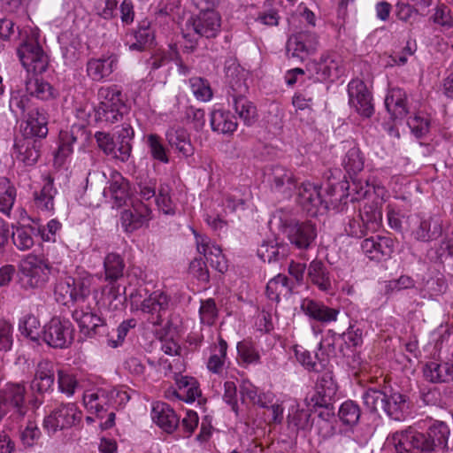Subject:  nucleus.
<instances>
[{
	"label": "nucleus",
	"instance_id": "7",
	"mask_svg": "<svg viewBox=\"0 0 453 453\" xmlns=\"http://www.w3.org/2000/svg\"><path fill=\"white\" fill-rule=\"evenodd\" d=\"M407 224L413 237L419 242L436 240L442 234V220L436 215L413 213L408 216Z\"/></svg>",
	"mask_w": 453,
	"mask_h": 453
},
{
	"label": "nucleus",
	"instance_id": "19",
	"mask_svg": "<svg viewBox=\"0 0 453 453\" xmlns=\"http://www.w3.org/2000/svg\"><path fill=\"white\" fill-rule=\"evenodd\" d=\"M361 250L369 259L380 261L393 253L394 241L388 236H371L361 242Z\"/></svg>",
	"mask_w": 453,
	"mask_h": 453
},
{
	"label": "nucleus",
	"instance_id": "35",
	"mask_svg": "<svg viewBox=\"0 0 453 453\" xmlns=\"http://www.w3.org/2000/svg\"><path fill=\"white\" fill-rule=\"evenodd\" d=\"M309 281L319 290L328 292L332 289V280L326 264L320 260H312L307 270Z\"/></svg>",
	"mask_w": 453,
	"mask_h": 453
},
{
	"label": "nucleus",
	"instance_id": "46",
	"mask_svg": "<svg viewBox=\"0 0 453 453\" xmlns=\"http://www.w3.org/2000/svg\"><path fill=\"white\" fill-rule=\"evenodd\" d=\"M373 407L382 409L389 417L394 419H400L403 416V410L405 407V398H372Z\"/></svg>",
	"mask_w": 453,
	"mask_h": 453
},
{
	"label": "nucleus",
	"instance_id": "25",
	"mask_svg": "<svg viewBox=\"0 0 453 453\" xmlns=\"http://www.w3.org/2000/svg\"><path fill=\"white\" fill-rule=\"evenodd\" d=\"M152 420L166 433H173L179 426L180 418L166 403L157 401L151 410Z\"/></svg>",
	"mask_w": 453,
	"mask_h": 453
},
{
	"label": "nucleus",
	"instance_id": "3",
	"mask_svg": "<svg viewBox=\"0 0 453 453\" xmlns=\"http://www.w3.org/2000/svg\"><path fill=\"white\" fill-rule=\"evenodd\" d=\"M99 104L94 107L89 103L78 105L75 109V115L82 121L81 125L102 123L111 125L122 119L123 115L127 112V106L125 103L121 89L116 86L102 87L98 90Z\"/></svg>",
	"mask_w": 453,
	"mask_h": 453
},
{
	"label": "nucleus",
	"instance_id": "42",
	"mask_svg": "<svg viewBox=\"0 0 453 453\" xmlns=\"http://www.w3.org/2000/svg\"><path fill=\"white\" fill-rule=\"evenodd\" d=\"M292 288V284L286 275L278 274L268 281L266 296L270 300L278 303L281 296L287 297L291 294Z\"/></svg>",
	"mask_w": 453,
	"mask_h": 453
},
{
	"label": "nucleus",
	"instance_id": "23",
	"mask_svg": "<svg viewBox=\"0 0 453 453\" xmlns=\"http://www.w3.org/2000/svg\"><path fill=\"white\" fill-rule=\"evenodd\" d=\"M53 364L47 359H42L36 365L31 388L38 394H50L53 390Z\"/></svg>",
	"mask_w": 453,
	"mask_h": 453
},
{
	"label": "nucleus",
	"instance_id": "51",
	"mask_svg": "<svg viewBox=\"0 0 453 453\" xmlns=\"http://www.w3.org/2000/svg\"><path fill=\"white\" fill-rule=\"evenodd\" d=\"M19 331L20 334L32 341H37L40 334V322L38 319L31 314H24L19 321Z\"/></svg>",
	"mask_w": 453,
	"mask_h": 453
},
{
	"label": "nucleus",
	"instance_id": "4",
	"mask_svg": "<svg viewBox=\"0 0 453 453\" xmlns=\"http://www.w3.org/2000/svg\"><path fill=\"white\" fill-rule=\"evenodd\" d=\"M21 42L17 49L18 58L27 73L41 74L49 65V57L39 43V29L27 26L19 31Z\"/></svg>",
	"mask_w": 453,
	"mask_h": 453
},
{
	"label": "nucleus",
	"instance_id": "12",
	"mask_svg": "<svg viewBox=\"0 0 453 453\" xmlns=\"http://www.w3.org/2000/svg\"><path fill=\"white\" fill-rule=\"evenodd\" d=\"M81 419V412L73 403L63 404L44 418L43 427L49 434H54L75 426Z\"/></svg>",
	"mask_w": 453,
	"mask_h": 453
},
{
	"label": "nucleus",
	"instance_id": "41",
	"mask_svg": "<svg viewBox=\"0 0 453 453\" xmlns=\"http://www.w3.org/2000/svg\"><path fill=\"white\" fill-rule=\"evenodd\" d=\"M26 90L31 96L44 101L58 96L57 90L49 82L38 77H31L26 81Z\"/></svg>",
	"mask_w": 453,
	"mask_h": 453
},
{
	"label": "nucleus",
	"instance_id": "43",
	"mask_svg": "<svg viewBox=\"0 0 453 453\" xmlns=\"http://www.w3.org/2000/svg\"><path fill=\"white\" fill-rule=\"evenodd\" d=\"M57 189L54 188L53 181L49 180L42 188L39 193L35 194V204L42 212L52 214L54 211V197Z\"/></svg>",
	"mask_w": 453,
	"mask_h": 453
},
{
	"label": "nucleus",
	"instance_id": "14",
	"mask_svg": "<svg viewBox=\"0 0 453 453\" xmlns=\"http://www.w3.org/2000/svg\"><path fill=\"white\" fill-rule=\"evenodd\" d=\"M283 232L290 242L301 250L309 249L317 237L316 226L310 220L285 224Z\"/></svg>",
	"mask_w": 453,
	"mask_h": 453
},
{
	"label": "nucleus",
	"instance_id": "38",
	"mask_svg": "<svg viewBox=\"0 0 453 453\" xmlns=\"http://www.w3.org/2000/svg\"><path fill=\"white\" fill-rule=\"evenodd\" d=\"M342 148L345 150V155L342 158V165L344 169L349 173H357L362 171L365 165L364 157L353 141H345L342 142Z\"/></svg>",
	"mask_w": 453,
	"mask_h": 453
},
{
	"label": "nucleus",
	"instance_id": "40",
	"mask_svg": "<svg viewBox=\"0 0 453 453\" xmlns=\"http://www.w3.org/2000/svg\"><path fill=\"white\" fill-rule=\"evenodd\" d=\"M237 362L242 366L256 365L260 363V353L256 344L248 339L237 342Z\"/></svg>",
	"mask_w": 453,
	"mask_h": 453
},
{
	"label": "nucleus",
	"instance_id": "37",
	"mask_svg": "<svg viewBox=\"0 0 453 453\" xmlns=\"http://www.w3.org/2000/svg\"><path fill=\"white\" fill-rule=\"evenodd\" d=\"M27 90H12L9 99V109L16 119L25 118L29 111L35 109Z\"/></svg>",
	"mask_w": 453,
	"mask_h": 453
},
{
	"label": "nucleus",
	"instance_id": "36",
	"mask_svg": "<svg viewBox=\"0 0 453 453\" xmlns=\"http://www.w3.org/2000/svg\"><path fill=\"white\" fill-rule=\"evenodd\" d=\"M406 93L399 88L389 89L385 98V107L394 119H402L408 113Z\"/></svg>",
	"mask_w": 453,
	"mask_h": 453
},
{
	"label": "nucleus",
	"instance_id": "32",
	"mask_svg": "<svg viewBox=\"0 0 453 453\" xmlns=\"http://www.w3.org/2000/svg\"><path fill=\"white\" fill-rule=\"evenodd\" d=\"M211 130L220 134H233L238 127L236 118L229 111L213 108L210 114Z\"/></svg>",
	"mask_w": 453,
	"mask_h": 453
},
{
	"label": "nucleus",
	"instance_id": "8",
	"mask_svg": "<svg viewBox=\"0 0 453 453\" xmlns=\"http://www.w3.org/2000/svg\"><path fill=\"white\" fill-rule=\"evenodd\" d=\"M134 189L130 181L116 170H111L103 190V196L112 208L126 205L130 201Z\"/></svg>",
	"mask_w": 453,
	"mask_h": 453
},
{
	"label": "nucleus",
	"instance_id": "44",
	"mask_svg": "<svg viewBox=\"0 0 453 453\" xmlns=\"http://www.w3.org/2000/svg\"><path fill=\"white\" fill-rule=\"evenodd\" d=\"M350 188L352 191L356 192V194L351 196V201L359 200L365 197L372 189L376 196L381 200H385L388 194V191L384 186L376 184L373 182V180H367L365 184L359 180H353Z\"/></svg>",
	"mask_w": 453,
	"mask_h": 453
},
{
	"label": "nucleus",
	"instance_id": "28",
	"mask_svg": "<svg viewBox=\"0 0 453 453\" xmlns=\"http://www.w3.org/2000/svg\"><path fill=\"white\" fill-rule=\"evenodd\" d=\"M23 119L25 120V136L43 138L47 135L48 117L43 109L35 108Z\"/></svg>",
	"mask_w": 453,
	"mask_h": 453
},
{
	"label": "nucleus",
	"instance_id": "6",
	"mask_svg": "<svg viewBox=\"0 0 453 453\" xmlns=\"http://www.w3.org/2000/svg\"><path fill=\"white\" fill-rule=\"evenodd\" d=\"M334 187H331L326 193L329 199L323 197L320 187L311 182H303L298 188L297 202L300 206L311 216L327 211L334 204L332 199Z\"/></svg>",
	"mask_w": 453,
	"mask_h": 453
},
{
	"label": "nucleus",
	"instance_id": "53",
	"mask_svg": "<svg viewBox=\"0 0 453 453\" xmlns=\"http://www.w3.org/2000/svg\"><path fill=\"white\" fill-rule=\"evenodd\" d=\"M12 235L14 245L19 250H28L35 244L33 238V235H35L34 227L32 226L18 227Z\"/></svg>",
	"mask_w": 453,
	"mask_h": 453
},
{
	"label": "nucleus",
	"instance_id": "33",
	"mask_svg": "<svg viewBox=\"0 0 453 453\" xmlns=\"http://www.w3.org/2000/svg\"><path fill=\"white\" fill-rule=\"evenodd\" d=\"M218 343H212L209 347V357L206 360L207 369L214 373H222L227 361V342L219 336Z\"/></svg>",
	"mask_w": 453,
	"mask_h": 453
},
{
	"label": "nucleus",
	"instance_id": "16",
	"mask_svg": "<svg viewBox=\"0 0 453 453\" xmlns=\"http://www.w3.org/2000/svg\"><path fill=\"white\" fill-rule=\"evenodd\" d=\"M349 104L362 116L369 118L373 113L372 96L365 84L359 79L349 81L348 85Z\"/></svg>",
	"mask_w": 453,
	"mask_h": 453
},
{
	"label": "nucleus",
	"instance_id": "50",
	"mask_svg": "<svg viewBox=\"0 0 453 453\" xmlns=\"http://www.w3.org/2000/svg\"><path fill=\"white\" fill-rule=\"evenodd\" d=\"M331 399L303 398V402L310 412H317L319 418L327 420L334 416V407Z\"/></svg>",
	"mask_w": 453,
	"mask_h": 453
},
{
	"label": "nucleus",
	"instance_id": "55",
	"mask_svg": "<svg viewBox=\"0 0 453 453\" xmlns=\"http://www.w3.org/2000/svg\"><path fill=\"white\" fill-rule=\"evenodd\" d=\"M408 126L417 138H422L429 133L431 122L427 115L418 111L408 119Z\"/></svg>",
	"mask_w": 453,
	"mask_h": 453
},
{
	"label": "nucleus",
	"instance_id": "39",
	"mask_svg": "<svg viewBox=\"0 0 453 453\" xmlns=\"http://www.w3.org/2000/svg\"><path fill=\"white\" fill-rule=\"evenodd\" d=\"M424 376L431 382H448L453 380V365L451 362L440 364L427 362L423 368Z\"/></svg>",
	"mask_w": 453,
	"mask_h": 453
},
{
	"label": "nucleus",
	"instance_id": "17",
	"mask_svg": "<svg viewBox=\"0 0 453 453\" xmlns=\"http://www.w3.org/2000/svg\"><path fill=\"white\" fill-rule=\"evenodd\" d=\"M187 25L191 26L196 34L206 38H212L220 31L221 18L216 11L205 10L188 20Z\"/></svg>",
	"mask_w": 453,
	"mask_h": 453
},
{
	"label": "nucleus",
	"instance_id": "56",
	"mask_svg": "<svg viewBox=\"0 0 453 453\" xmlns=\"http://www.w3.org/2000/svg\"><path fill=\"white\" fill-rule=\"evenodd\" d=\"M18 150V158L27 165L36 163L39 158V151L35 148V142L24 140L22 143L15 144Z\"/></svg>",
	"mask_w": 453,
	"mask_h": 453
},
{
	"label": "nucleus",
	"instance_id": "31",
	"mask_svg": "<svg viewBox=\"0 0 453 453\" xmlns=\"http://www.w3.org/2000/svg\"><path fill=\"white\" fill-rule=\"evenodd\" d=\"M266 175L273 188L286 196H291V192L296 188L293 173L280 165H273Z\"/></svg>",
	"mask_w": 453,
	"mask_h": 453
},
{
	"label": "nucleus",
	"instance_id": "9",
	"mask_svg": "<svg viewBox=\"0 0 453 453\" xmlns=\"http://www.w3.org/2000/svg\"><path fill=\"white\" fill-rule=\"evenodd\" d=\"M319 353L315 354V358L318 362L313 360L311 352L305 349L303 346L296 345L294 347V353L296 361L306 370L312 372H320L323 370L327 362L328 357L334 353V339L333 337H326L320 341L318 345Z\"/></svg>",
	"mask_w": 453,
	"mask_h": 453
},
{
	"label": "nucleus",
	"instance_id": "48",
	"mask_svg": "<svg viewBox=\"0 0 453 453\" xmlns=\"http://www.w3.org/2000/svg\"><path fill=\"white\" fill-rule=\"evenodd\" d=\"M173 396H202V391L198 380L195 377L187 375H176Z\"/></svg>",
	"mask_w": 453,
	"mask_h": 453
},
{
	"label": "nucleus",
	"instance_id": "45",
	"mask_svg": "<svg viewBox=\"0 0 453 453\" xmlns=\"http://www.w3.org/2000/svg\"><path fill=\"white\" fill-rule=\"evenodd\" d=\"M358 215L366 227L367 232H376L382 225L381 209L374 203L365 204Z\"/></svg>",
	"mask_w": 453,
	"mask_h": 453
},
{
	"label": "nucleus",
	"instance_id": "27",
	"mask_svg": "<svg viewBox=\"0 0 453 453\" xmlns=\"http://www.w3.org/2000/svg\"><path fill=\"white\" fill-rule=\"evenodd\" d=\"M150 214V209L142 203L132 210H125L120 216L122 227L126 232L132 233L147 224L151 219Z\"/></svg>",
	"mask_w": 453,
	"mask_h": 453
},
{
	"label": "nucleus",
	"instance_id": "18",
	"mask_svg": "<svg viewBox=\"0 0 453 453\" xmlns=\"http://www.w3.org/2000/svg\"><path fill=\"white\" fill-rule=\"evenodd\" d=\"M196 236L197 251L203 255L211 266L219 273L227 270V263L222 253L221 248L212 242L211 239L205 235H199L194 232Z\"/></svg>",
	"mask_w": 453,
	"mask_h": 453
},
{
	"label": "nucleus",
	"instance_id": "20",
	"mask_svg": "<svg viewBox=\"0 0 453 453\" xmlns=\"http://www.w3.org/2000/svg\"><path fill=\"white\" fill-rule=\"evenodd\" d=\"M318 43V38L315 34L300 32L288 38L287 50L293 58L303 60L305 57L317 50Z\"/></svg>",
	"mask_w": 453,
	"mask_h": 453
},
{
	"label": "nucleus",
	"instance_id": "54",
	"mask_svg": "<svg viewBox=\"0 0 453 453\" xmlns=\"http://www.w3.org/2000/svg\"><path fill=\"white\" fill-rule=\"evenodd\" d=\"M222 212L226 216L230 213H238L246 208V201L237 192L226 193L221 203Z\"/></svg>",
	"mask_w": 453,
	"mask_h": 453
},
{
	"label": "nucleus",
	"instance_id": "22",
	"mask_svg": "<svg viewBox=\"0 0 453 453\" xmlns=\"http://www.w3.org/2000/svg\"><path fill=\"white\" fill-rule=\"evenodd\" d=\"M118 58L111 54L100 58H93L87 63V74L94 81H103L116 69Z\"/></svg>",
	"mask_w": 453,
	"mask_h": 453
},
{
	"label": "nucleus",
	"instance_id": "49",
	"mask_svg": "<svg viewBox=\"0 0 453 453\" xmlns=\"http://www.w3.org/2000/svg\"><path fill=\"white\" fill-rule=\"evenodd\" d=\"M104 268V280H118L123 276L125 263L120 255L111 252L106 255Z\"/></svg>",
	"mask_w": 453,
	"mask_h": 453
},
{
	"label": "nucleus",
	"instance_id": "13",
	"mask_svg": "<svg viewBox=\"0 0 453 453\" xmlns=\"http://www.w3.org/2000/svg\"><path fill=\"white\" fill-rule=\"evenodd\" d=\"M230 88L231 91L228 94L232 97L236 113L246 125L250 126L256 120L257 111L253 104L243 96L248 90V86L244 81L238 79L236 81H230Z\"/></svg>",
	"mask_w": 453,
	"mask_h": 453
},
{
	"label": "nucleus",
	"instance_id": "47",
	"mask_svg": "<svg viewBox=\"0 0 453 453\" xmlns=\"http://www.w3.org/2000/svg\"><path fill=\"white\" fill-rule=\"evenodd\" d=\"M16 196V188L12 183L7 178L0 177V212L10 216Z\"/></svg>",
	"mask_w": 453,
	"mask_h": 453
},
{
	"label": "nucleus",
	"instance_id": "57",
	"mask_svg": "<svg viewBox=\"0 0 453 453\" xmlns=\"http://www.w3.org/2000/svg\"><path fill=\"white\" fill-rule=\"evenodd\" d=\"M146 142L149 147L151 157L161 163L167 164L169 157L166 153V149L164 146L161 138L156 134H150L147 135Z\"/></svg>",
	"mask_w": 453,
	"mask_h": 453
},
{
	"label": "nucleus",
	"instance_id": "2",
	"mask_svg": "<svg viewBox=\"0 0 453 453\" xmlns=\"http://www.w3.org/2000/svg\"><path fill=\"white\" fill-rule=\"evenodd\" d=\"M449 434L445 422L434 420L426 431L409 426L394 433L388 441L394 445L395 453H434L448 450Z\"/></svg>",
	"mask_w": 453,
	"mask_h": 453
},
{
	"label": "nucleus",
	"instance_id": "26",
	"mask_svg": "<svg viewBox=\"0 0 453 453\" xmlns=\"http://www.w3.org/2000/svg\"><path fill=\"white\" fill-rule=\"evenodd\" d=\"M301 309L311 319L325 324L336 321L340 312L337 309L330 308L310 298L302 301Z\"/></svg>",
	"mask_w": 453,
	"mask_h": 453
},
{
	"label": "nucleus",
	"instance_id": "62",
	"mask_svg": "<svg viewBox=\"0 0 453 453\" xmlns=\"http://www.w3.org/2000/svg\"><path fill=\"white\" fill-rule=\"evenodd\" d=\"M12 408L20 417H24L28 410L25 398H0V411L6 414Z\"/></svg>",
	"mask_w": 453,
	"mask_h": 453
},
{
	"label": "nucleus",
	"instance_id": "30",
	"mask_svg": "<svg viewBox=\"0 0 453 453\" xmlns=\"http://www.w3.org/2000/svg\"><path fill=\"white\" fill-rule=\"evenodd\" d=\"M165 140L168 145L180 156L188 157L194 154V147L185 128L170 127L165 132Z\"/></svg>",
	"mask_w": 453,
	"mask_h": 453
},
{
	"label": "nucleus",
	"instance_id": "11",
	"mask_svg": "<svg viewBox=\"0 0 453 453\" xmlns=\"http://www.w3.org/2000/svg\"><path fill=\"white\" fill-rule=\"evenodd\" d=\"M342 60L334 53L322 54L319 60H312L307 64L306 69L316 81L334 80L342 73Z\"/></svg>",
	"mask_w": 453,
	"mask_h": 453
},
{
	"label": "nucleus",
	"instance_id": "29",
	"mask_svg": "<svg viewBox=\"0 0 453 453\" xmlns=\"http://www.w3.org/2000/svg\"><path fill=\"white\" fill-rule=\"evenodd\" d=\"M72 317L85 334L95 333L97 327L105 325L104 319L94 312L89 306H78L73 311Z\"/></svg>",
	"mask_w": 453,
	"mask_h": 453
},
{
	"label": "nucleus",
	"instance_id": "52",
	"mask_svg": "<svg viewBox=\"0 0 453 453\" xmlns=\"http://www.w3.org/2000/svg\"><path fill=\"white\" fill-rule=\"evenodd\" d=\"M188 83L194 96L198 101L209 102L212 99V89L207 80L201 77H192Z\"/></svg>",
	"mask_w": 453,
	"mask_h": 453
},
{
	"label": "nucleus",
	"instance_id": "24",
	"mask_svg": "<svg viewBox=\"0 0 453 453\" xmlns=\"http://www.w3.org/2000/svg\"><path fill=\"white\" fill-rule=\"evenodd\" d=\"M146 303L143 304L142 312L151 315L154 325H160L163 314L172 304V299L165 291L158 289L149 295Z\"/></svg>",
	"mask_w": 453,
	"mask_h": 453
},
{
	"label": "nucleus",
	"instance_id": "21",
	"mask_svg": "<svg viewBox=\"0 0 453 453\" xmlns=\"http://www.w3.org/2000/svg\"><path fill=\"white\" fill-rule=\"evenodd\" d=\"M85 135L82 125H73L70 130L61 131L58 150L55 155V163L58 165H64L65 161L73 152V143Z\"/></svg>",
	"mask_w": 453,
	"mask_h": 453
},
{
	"label": "nucleus",
	"instance_id": "15",
	"mask_svg": "<svg viewBox=\"0 0 453 453\" xmlns=\"http://www.w3.org/2000/svg\"><path fill=\"white\" fill-rule=\"evenodd\" d=\"M349 104L362 116L369 118L373 113L372 96L365 84L359 79L349 81L348 85Z\"/></svg>",
	"mask_w": 453,
	"mask_h": 453
},
{
	"label": "nucleus",
	"instance_id": "10",
	"mask_svg": "<svg viewBox=\"0 0 453 453\" xmlns=\"http://www.w3.org/2000/svg\"><path fill=\"white\" fill-rule=\"evenodd\" d=\"M73 339V326L69 320L52 318L43 328V341L52 348L65 349Z\"/></svg>",
	"mask_w": 453,
	"mask_h": 453
},
{
	"label": "nucleus",
	"instance_id": "58",
	"mask_svg": "<svg viewBox=\"0 0 453 453\" xmlns=\"http://www.w3.org/2000/svg\"><path fill=\"white\" fill-rule=\"evenodd\" d=\"M61 226L62 225L58 220L52 219L45 226H33L34 234L39 236L43 242H55L57 234Z\"/></svg>",
	"mask_w": 453,
	"mask_h": 453
},
{
	"label": "nucleus",
	"instance_id": "34",
	"mask_svg": "<svg viewBox=\"0 0 453 453\" xmlns=\"http://www.w3.org/2000/svg\"><path fill=\"white\" fill-rule=\"evenodd\" d=\"M154 40V33L150 26H140L137 30L127 32L124 36V44L131 51H142Z\"/></svg>",
	"mask_w": 453,
	"mask_h": 453
},
{
	"label": "nucleus",
	"instance_id": "59",
	"mask_svg": "<svg viewBox=\"0 0 453 453\" xmlns=\"http://www.w3.org/2000/svg\"><path fill=\"white\" fill-rule=\"evenodd\" d=\"M339 417L346 425H356L360 418V410L358 405L351 400L346 401L340 407Z\"/></svg>",
	"mask_w": 453,
	"mask_h": 453
},
{
	"label": "nucleus",
	"instance_id": "60",
	"mask_svg": "<svg viewBox=\"0 0 453 453\" xmlns=\"http://www.w3.org/2000/svg\"><path fill=\"white\" fill-rule=\"evenodd\" d=\"M13 325L4 318L0 319V351L8 352L13 345Z\"/></svg>",
	"mask_w": 453,
	"mask_h": 453
},
{
	"label": "nucleus",
	"instance_id": "61",
	"mask_svg": "<svg viewBox=\"0 0 453 453\" xmlns=\"http://www.w3.org/2000/svg\"><path fill=\"white\" fill-rule=\"evenodd\" d=\"M199 315L201 323L207 326H211L218 316V310L213 299L209 298L202 301L199 309Z\"/></svg>",
	"mask_w": 453,
	"mask_h": 453
},
{
	"label": "nucleus",
	"instance_id": "63",
	"mask_svg": "<svg viewBox=\"0 0 453 453\" xmlns=\"http://www.w3.org/2000/svg\"><path fill=\"white\" fill-rule=\"evenodd\" d=\"M130 301L131 309L134 311H143V304H147L148 290L143 286L130 290L127 294Z\"/></svg>",
	"mask_w": 453,
	"mask_h": 453
},
{
	"label": "nucleus",
	"instance_id": "1",
	"mask_svg": "<svg viewBox=\"0 0 453 453\" xmlns=\"http://www.w3.org/2000/svg\"><path fill=\"white\" fill-rule=\"evenodd\" d=\"M102 280V276L85 273L78 278L67 276L60 279L55 285L54 296L56 301L63 305L71 303H81L93 294L94 300L109 309H117L121 303V286L118 280H104L106 284L101 288H96V281ZM127 288H123L126 293Z\"/></svg>",
	"mask_w": 453,
	"mask_h": 453
},
{
	"label": "nucleus",
	"instance_id": "64",
	"mask_svg": "<svg viewBox=\"0 0 453 453\" xmlns=\"http://www.w3.org/2000/svg\"><path fill=\"white\" fill-rule=\"evenodd\" d=\"M432 19L435 24L441 26L443 29L453 27V16L444 4L436 6Z\"/></svg>",
	"mask_w": 453,
	"mask_h": 453
},
{
	"label": "nucleus",
	"instance_id": "5",
	"mask_svg": "<svg viewBox=\"0 0 453 453\" xmlns=\"http://www.w3.org/2000/svg\"><path fill=\"white\" fill-rule=\"evenodd\" d=\"M51 266L42 257L29 254L19 265V283L24 289L42 288L49 280Z\"/></svg>",
	"mask_w": 453,
	"mask_h": 453
}]
</instances>
